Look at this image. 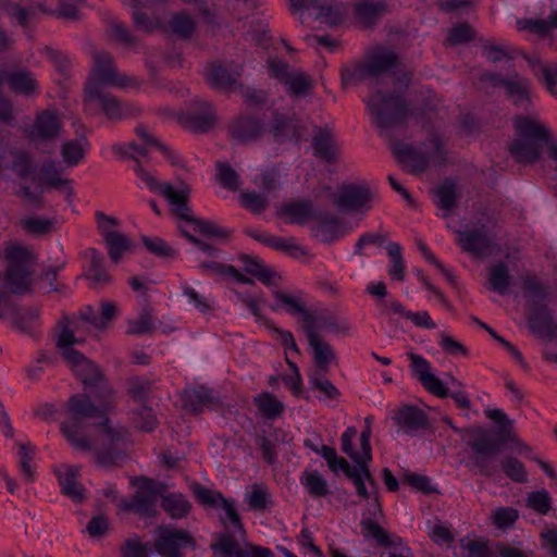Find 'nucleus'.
Listing matches in <instances>:
<instances>
[{"label": "nucleus", "mask_w": 557, "mask_h": 557, "mask_svg": "<svg viewBox=\"0 0 557 557\" xmlns=\"http://www.w3.org/2000/svg\"><path fill=\"white\" fill-rule=\"evenodd\" d=\"M502 470L508 479L518 484H524L529 480L528 471L522 461L513 456L505 457L502 462Z\"/></svg>", "instance_id": "nucleus-54"}, {"label": "nucleus", "mask_w": 557, "mask_h": 557, "mask_svg": "<svg viewBox=\"0 0 557 557\" xmlns=\"http://www.w3.org/2000/svg\"><path fill=\"white\" fill-rule=\"evenodd\" d=\"M239 71H233L221 61H211L205 69V75L211 87L220 90H231L237 85Z\"/></svg>", "instance_id": "nucleus-30"}, {"label": "nucleus", "mask_w": 557, "mask_h": 557, "mask_svg": "<svg viewBox=\"0 0 557 557\" xmlns=\"http://www.w3.org/2000/svg\"><path fill=\"white\" fill-rule=\"evenodd\" d=\"M62 129V121L54 110H41L34 120V123L27 131V136L32 141L47 143L55 139Z\"/></svg>", "instance_id": "nucleus-24"}, {"label": "nucleus", "mask_w": 557, "mask_h": 557, "mask_svg": "<svg viewBox=\"0 0 557 557\" xmlns=\"http://www.w3.org/2000/svg\"><path fill=\"white\" fill-rule=\"evenodd\" d=\"M249 508L253 511H261L267 509L271 504V495L267 486L255 483L250 493L245 497Z\"/></svg>", "instance_id": "nucleus-57"}, {"label": "nucleus", "mask_w": 557, "mask_h": 557, "mask_svg": "<svg viewBox=\"0 0 557 557\" xmlns=\"http://www.w3.org/2000/svg\"><path fill=\"white\" fill-rule=\"evenodd\" d=\"M39 181L48 187L62 189L69 181L60 176L57 162L53 159H46L39 166Z\"/></svg>", "instance_id": "nucleus-49"}, {"label": "nucleus", "mask_w": 557, "mask_h": 557, "mask_svg": "<svg viewBox=\"0 0 557 557\" xmlns=\"http://www.w3.org/2000/svg\"><path fill=\"white\" fill-rule=\"evenodd\" d=\"M96 221L98 230L103 237L109 258L112 262L117 263L123 255L131 250V239L114 230L119 224L117 219L98 211L96 212Z\"/></svg>", "instance_id": "nucleus-13"}, {"label": "nucleus", "mask_w": 557, "mask_h": 557, "mask_svg": "<svg viewBox=\"0 0 557 557\" xmlns=\"http://www.w3.org/2000/svg\"><path fill=\"white\" fill-rule=\"evenodd\" d=\"M86 276L95 285H104L111 280L106 268L104 256L97 249L89 250V265L86 270Z\"/></svg>", "instance_id": "nucleus-47"}, {"label": "nucleus", "mask_w": 557, "mask_h": 557, "mask_svg": "<svg viewBox=\"0 0 557 557\" xmlns=\"http://www.w3.org/2000/svg\"><path fill=\"white\" fill-rule=\"evenodd\" d=\"M161 507L172 519H184L191 509L190 502L182 493H168L161 496Z\"/></svg>", "instance_id": "nucleus-43"}, {"label": "nucleus", "mask_w": 557, "mask_h": 557, "mask_svg": "<svg viewBox=\"0 0 557 557\" xmlns=\"http://www.w3.org/2000/svg\"><path fill=\"white\" fill-rule=\"evenodd\" d=\"M361 529L367 539L375 541L380 546L389 548L393 541L389 533L384 530L374 519L364 518L361 520Z\"/></svg>", "instance_id": "nucleus-52"}, {"label": "nucleus", "mask_w": 557, "mask_h": 557, "mask_svg": "<svg viewBox=\"0 0 557 557\" xmlns=\"http://www.w3.org/2000/svg\"><path fill=\"white\" fill-rule=\"evenodd\" d=\"M300 483L313 498H322L330 494L327 481L317 470L304 472L300 476Z\"/></svg>", "instance_id": "nucleus-50"}, {"label": "nucleus", "mask_w": 557, "mask_h": 557, "mask_svg": "<svg viewBox=\"0 0 557 557\" xmlns=\"http://www.w3.org/2000/svg\"><path fill=\"white\" fill-rule=\"evenodd\" d=\"M184 400L195 413H201L205 409L214 410L221 404L213 389L203 385L185 392Z\"/></svg>", "instance_id": "nucleus-33"}, {"label": "nucleus", "mask_w": 557, "mask_h": 557, "mask_svg": "<svg viewBox=\"0 0 557 557\" xmlns=\"http://www.w3.org/2000/svg\"><path fill=\"white\" fill-rule=\"evenodd\" d=\"M283 85L285 91L293 99L307 98L314 88L313 79L301 71H293Z\"/></svg>", "instance_id": "nucleus-40"}, {"label": "nucleus", "mask_w": 557, "mask_h": 557, "mask_svg": "<svg viewBox=\"0 0 557 557\" xmlns=\"http://www.w3.org/2000/svg\"><path fill=\"white\" fill-rule=\"evenodd\" d=\"M458 245L471 256L485 259L498 251V244L484 223L457 231Z\"/></svg>", "instance_id": "nucleus-11"}, {"label": "nucleus", "mask_w": 557, "mask_h": 557, "mask_svg": "<svg viewBox=\"0 0 557 557\" xmlns=\"http://www.w3.org/2000/svg\"><path fill=\"white\" fill-rule=\"evenodd\" d=\"M77 343L78 339L73 331L67 325H64L60 330L57 339V346L61 356L82 381L85 389L89 391L98 399H107L111 394V388L104 374L95 362L88 360L74 348V345Z\"/></svg>", "instance_id": "nucleus-4"}, {"label": "nucleus", "mask_w": 557, "mask_h": 557, "mask_svg": "<svg viewBox=\"0 0 557 557\" xmlns=\"http://www.w3.org/2000/svg\"><path fill=\"white\" fill-rule=\"evenodd\" d=\"M383 306L392 310L393 314L405 318L413 323L417 327L424 330L436 329V323L431 318L428 311H410L407 310L399 301H384Z\"/></svg>", "instance_id": "nucleus-41"}, {"label": "nucleus", "mask_w": 557, "mask_h": 557, "mask_svg": "<svg viewBox=\"0 0 557 557\" xmlns=\"http://www.w3.org/2000/svg\"><path fill=\"white\" fill-rule=\"evenodd\" d=\"M136 135L140 140L139 144L131 141L128 145H114V154L121 158H129L134 161L133 170L138 178L139 187H146L151 191H159L177 218L185 221L191 220L187 206V190L185 188H176L171 183L158 182L140 163V159H147L149 149H156L169 159L172 158V152L163 143L149 134L144 126L136 128Z\"/></svg>", "instance_id": "nucleus-2"}, {"label": "nucleus", "mask_w": 557, "mask_h": 557, "mask_svg": "<svg viewBox=\"0 0 557 557\" xmlns=\"http://www.w3.org/2000/svg\"><path fill=\"white\" fill-rule=\"evenodd\" d=\"M163 485L146 476L138 479V490L129 500L122 504V508L141 516L154 513L157 496L161 495Z\"/></svg>", "instance_id": "nucleus-17"}, {"label": "nucleus", "mask_w": 557, "mask_h": 557, "mask_svg": "<svg viewBox=\"0 0 557 557\" xmlns=\"http://www.w3.org/2000/svg\"><path fill=\"white\" fill-rule=\"evenodd\" d=\"M215 168L220 185L231 191L238 190L240 187V180L237 172L225 162H218Z\"/></svg>", "instance_id": "nucleus-59"}, {"label": "nucleus", "mask_w": 557, "mask_h": 557, "mask_svg": "<svg viewBox=\"0 0 557 557\" xmlns=\"http://www.w3.org/2000/svg\"><path fill=\"white\" fill-rule=\"evenodd\" d=\"M194 545L193 536L184 529L169 524L157 528L154 547L161 557H183V550Z\"/></svg>", "instance_id": "nucleus-12"}, {"label": "nucleus", "mask_w": 557, "mask_h": 557, "mask_svg": "<svg viewBox=\"0 0 557 557\" xmlns=\"http://www.w3.org/2000/svg\"><path fill=\"white\" fill-rule=\"evenodd\" d=\"M386 3L383 0H361L355 5V16L364 26H373L385 13Z\"/></svg>", "instance_id": "nucleus-42"}, {"label": "nucleus", "mask_w": 557, "mask_h": 557, "mask_svg": "<svg viewBox=\"0 0 557 557\" xmlns=\"http://www.w3.org/2000/svg\"><path fill=\"white\" fill-rule=\"evenodd\" d=\"M364 102L380 136L391 141L397 161L411 174L424 173L431 163L436 166L447 164L448 152L445 143L435 131L429 132L420 146L394 138L393 129L405 126L411 114V104L401 94L376 89L364 99Z\"/></svg>", "instance_id": "nucleus-1"}, {"label": "nucleus", "mask_w": 557, "mask_h": 557, "mask_svg": "<svg viewBox=\"0 0 557 557\" xmlns=\"http://www.w3.org/2000/svg\"><path fill=\"white\" fill-rule=\"evenodd\" d=\"M94 59L95 65L87 84H96L100 89L104 86L125 87L127 85V77L116 72L109 53L97 52Z\"/></svg>", "instance_id": "nucleus-23"}, {"label": "nucleus", "mask_w": 557, "mask_h": 557, "mask_svg": "<svg viewBox=\"0 0 557 557\" xmlns=\"http://www.w3.org/2000/svg\"><path fill=\"white\" fill-rule=\"evenodd\" d=\"M525 506L541 516H547L553 509V498L545 488L532 491L525 498Z\"/></svg>", "instance_id": "nucleus-53"}, {"label": "nucleus", "mask_w": 557, "mask_h": 557, "mask_svg": "<svg viewBox=\"0 0 557 557\" xmlns=\"http://www.w3.org/2000/svg\"><path fill=\"white\" fill-rule=\"evenodd\" d=\"M86 107L97 106L109 120H121L127 115L125 106L114 96L104 92L96 84H86Z\"/></svg>", "instance_id": "nucleus-22"}, {"label": "nucleus", "mask_w": 557, "mask_h": 557, "mask_svg": "<svg viewBox=\"0 0 557 557\" xmlns=\"http://www.w3.org/2000/svg\"><path fill=\"white\" fill-rule=\"evenodd\" d=\"M90 149V141L84 135H77V137L72 139H65L61 144V157L63 162L69 168L77 166L84 159L86 153Z\"/></svg>", "instance_id": "nucleus-34"}, {"label": "nucleus", "mask_w": 557, "mask_h": 557, "mask_svg": "<svg viewBox=\"0 0 557 557\" xmlns=\"http://www.w3.org/2000/svg\"><path fill=\"white\" fill-rule=\"evenodd\" d=\"M321 457L326 461L329 469L333 473H337L342 471L345 475H347L355 467L350 466L349 462L337 455L335 448L321 444L320 448Z\"/></svg>", "instance_id": "nucleus-56"}, {"label": "nucleus", "mask_w": 557, "mask_h": 557, "mask_svg": "<svg viewBox=\"0 0 557 557\" xmlns=\"http://www.w3.org/2000/svg\"><path fill=\"white\" fill-rule=\"evenodd\" d=\"M527 307V322L532 332L544 331L552 324V309L548 307L549 290L535 276H527L522 283Z\"/></svg>", "instance_id": "nucleus-8"}, {"label": "nucleus", "mask_w": 557, "mask_h": 557, "mask_svg": "<svg viewBox=\"0 0 557 557\" xmlns=\"http://www.w3.org/2000/svg\"><path fill=\"white\" fill-rule=\"evenodd\" d=\"M272 310H284L290 315H297L302 323V330L306 331L317 323L330 324L331 315L322 311L307 308L305 301L296 295L285 293L277 288L273 289Z\"/></svg>", "instance_id": "nucleus-10"}, {"label": "nucleus", "mask_w": 557, "mask_h": 557, "mask_svg": "<svg viewBox=\"0 0 557 557\" xmlns=\"http://www.w3.org/2000/svg\"><path fill=\"white\" fill-rule=\"evenodd\" d=\"M315 208L310 200H296L285 203L281 213L294 224H305L312 220Z\"/></svg>", "instance_id": "nucleus-45"}, {"label": "nucleus", "mask_w": 557, "mask_h": 557, "mask_svg": "<svg viewBox=\"0 0 557 557\" xmlns=\"http://www.w3.org/2000/svg\"><path fill=\"white\" fill-rule=\"evenodd\" d=\"M135 424L144 432H152L157 429L159 422L153 409L147 404L140 405L135 412Z\"/></svg>", "instance_id": "nucleus-62"}, {"label": "nucleus", "mask_w": 557, "mask_h": 557, "mask_svg": "<svg viewBox=\"0 0 557 557\" xmlns=\"http://www.w3.org/2000/svg\"><path fill=\"white\" fill-rule=\"evenodd\" d=\"M435 205L438 209L451 212L457 208L462 190L458 185L456 177H445L433 190Z\"/></svg>", "instance_id": "nucleus-31"}, {"label": "nucleus", "mask_w": 557, "mask_h": 557, "mask_svg": "<svg viewBox=\"0 0 557 557\" xmlns=\"http://www.w3.org/2000/svg\"><path fill=\"white\" fill-rule=\"evenodd\" d=\"M513 128L517 139L510 144L509 151L518 161L530 163L537 161L543 147L548 148L552 159V147L557 143L545 125L531 116L520 114L513 119Z\"/></svg>", "instance_id": "nucleus-6"}, {"label": "nucleus", "mask_w": 557, "mask_h": 557, "mask_svg": "<svg viewBox=\"0 0 557 557\" xmlns=\"http://www.w3.org/2000/svg\"><path fill=\"white\" fill-rule=\"evenodd\" d=\"M133 9H132V18L136 28L141 29L144 32H152L154 29L163 28V23L157 16L149 15L145 11L144 1L143 0H131Z\"/></svg>", "instance_id": "nucleus-48"}, {"label": "nucleus", "mask_w": 557, "mask_h": 557, "mask_svg": "<svg viewBox=\"0 0 557 557\" xmlns=\"http://www.w3.org/2000/svg\"><path fill=\"white\" fill-rule=\"evenodd\" d=\"M10 154L13 157L11 169L20 177L26 178L34 174L35 166L33 163L32 156L27 151L20 149H11Z\"/></svg>", "instance_id": "nucleus-55"}, {"label": "nucleus", "mask_w": 557, "mask_h": 557, "mask_svg": "<svg viewBox=\"0 0 557 557\" xmlns=\"http://www.w3.org/2000/svg\"><path fill=\"white\" fill-rule=\"evenodd\" d=\"M400 66L398 54L391 48L377 45L370 49L363 59V69L369 77L392 75Z\"/></svg>", "instance_id": "nucleus-19"}, {"label": "nucleus", "mask_w": 557, "mask_h": 557, "mask_svg": "<svg viewBox=\"0 0 557 557\" xmlns=\"http://www.w3.org/2000/svg\"><path fill=\"white\" fill-rule=\"evenodd\" d=\"M250 236L257 242L275 250L284 251L294 258H299L306 255L305 249L292 239H286L261 231H251Z\"/></svg>", "instance_id": "nucleus-37"}, {"label": "nucleus", "mask_w": 557, "mask_h": 557, "mask_svg": "<svg viewBox=\"0 0 557 557\" xmlns=\"http://www.w3.org/2000/svg\"><path fill=\"white\" fill-rule=\"evenodd\" d=\"M487 282L491 290L502 296L507 295L513 282L508 264L503 260H498L488 265Z\"/></svg>", "instance_id": "nucleus-36"}, {"label": "nucleus", "mask_w": 557, "mask_h": 557, "mask_svg": "<svg viewBox=\"0 0 557 557\" xmlns=\"http://www.w3.org/2000/svg\"><path fill=\"white\" fill-rule=\"evenodd\" d=\"M393 420L398 426V433L410 437L422 434L431 428L429 414L413 404H404L398 407Z\"/></svg>", "instance_id": "nucleus-18"}, {"label": "nucleus", "mask_w": 557, "mask_h": 557, "mask_svg": "<svg viewBox=\"0 0 557 557\" xmlns=\"http://www.w3.org/2000/svg\"><path fill=\"white\" fill-rule=\"evenodd\" d=\"M152 384V381L145 376H132L127 380V391L135 403L145 405L150 398Z\"/></svg>", "instance_id": "nucleus-51"}, {"label": "nucleus", "mask_w": 557, "mask_h": 557, "mask_svg": "<svg viewBox=\"0 0 557 557\" xmlns=\"http://www.w3.org/2000/svg\"><path fill=\"white\" fill-rule=\"evenodd\" d=\"M242 263L243 270L247 274L256 277L268 287H276V273L265 267L260 259L245 255L242 258Z\"/></svg>", "instance_id": "nucleus-44"}, {"label": "nucleus", "mask_w": 557, "mask_h": 557, "mask_svg": "<svg viewBox=\"0 0 557 557\" xmlns=\"http://www.w3.org/2000/svg\"><path fill=\"white\" fill-rule=\"evenodd\" d=\"M404 482L425 495L438 493L437 486L433 484L432 480L424 474L406 472L404 475Z\"/></svg>", "instance_id": "nucleus-63"}, {"label": "nucleus", "mask_w": 557, "mask_h": 557, "mask_svg": "<svg viewBox=\"0 0 557 557\" xmlns=\"http://www.w3.org/2000/svg\"><path fill=\"white\" fill-rule=\"evenodd\" d=\"M354 484L356 494L364 500H373L374 509L381 511L379 497L375 492L376 483L367 465V460L356 463L355 468L346 475Z\"/></svg>", "instance_id": "nucleus-27"}, {"label": "nucleus", "mask_w": 557, "mask_h": 557, "mask_svg": "<svg viewBox=\"0 0 557 557\" xmlns=\"http://www.w3.org/2000/svg\"><path fill=\"white\" fill-rule=\"evenodd\" d=\"M58 482L62 494L74 503H83L86 499L85 488L77 482L74 469L67 468L64 472H59Z\"/></svg>", "instance_id": "nucleus-46"}, {"label": "nucleus", "mask_w": 557, "mask_h": 557, "mask_svg": "<svg viewBox=\"0 0 557 557\" xmlns=\"http://www.w3.org/2000/svg\"><path fill=\"white\" fill-rule=\"evenodd\" d=\"M410 361L413 375L429 393L440 398H448L449 388L441 379L432 373V366L428 359L421 355H411Z\"/></svg>", "instance_id": "nucleus-26"}, {"label": "nucleus", "mask_w": 557, "mask_h": 557, "mask_svg": "<svg viewBox=\"0 0 557 557\" xmlns=\"http://www.w3.org/2000/svg\"><path fill=\"white\" fill-rule=\"evenodd\" d=\"M505 92L515 107L522 108L524 110H529L535 97L531 81L529 78L520 77L518 74L513 75V78Z\"/></svg>", "instance_id": "nucleus-32"}, {"label": "nucleus", "mask_w": 557, "mask_h": 557, "mask_svg": "<svg viewBox=\"0 0 557 557\" xmlns=\"http://www.w3.org/2000/svg\"><path fill=\"white\" fill-rule=\"evenodd\" d=\"M313 156L325 164L337 162L336 140L329 127H315L311 140Z\"/></svg>", "instance_id": "nucleus-29"}, {"label": "nucleus", "mask_w": 557, "mask_h": 557, "mask_svg": "<svg viewBox=\"0 0 557 557\" xmlns=\"http://www.w3.org/2000/svg\"><path fill=\"white\" fill-rule=\"evenodd\" d=\"M163 28L176 37L188 40L197 28L196 21L186 11L174 12Z\"/></svg>", "instance_id": "nucleus-39"}, {"label": "nucleus", "mask_w": 557, "mask_h": 557, "mask_svg": "<svg viewBox=\"0 0 557 557\" xmlns=\"http://www.w3.org/2000/svg\"><path fill=\"white\" fill-rule=\"evenodd\" d=\"M474 32L468 23H459L454 25L446 37V41L450 46H459L472 41Z\"/></svg>", "instance_id": "nucleus-61"}, {"label": "nucleus", "mask_w": 557, "mask_h": 557, "mask_svg": "<svg viewBox=\"0 0 557 557\" xmlns=\"http://www.w3.org/2000/svg\"><path fill=\"white\" fill-rule=\"evenodd\" d=\"M517 27L519 30L529 32L542 38H550L553 30L557 29V11H553L547 18H518Z\"/></svg>", "instance_id": "nucleus-38"}, {"label": "nucleus", "mask_w": 557, "mask_h": 557, "mask_svg": "<svg viewBox=\"0 0 557 557\" xmlns=\"http://www.w3.org/2000/svg\"><path fill=\"white\" fill-rule=\"evenodd\" d=\"M532 66L535 76L546 85L550 94H554L557 86V64H546L537 61Z\"/></svg>", "instance_id": "nucleus-60"}, {"label": "nucleus", "mask_w": 557, "mask_h": 557, "mask_svg": "<svg viewBox=\"0 0 557 557\" xmlns=\"http://www.w3.org/2000/svg\"><path fill=\"white\" fill-rule=\"evenodd\" d=\"M100 420L99 426L108 446L101 449L99 457L103 462L114 463L121 455L116 447L125 442L127 433L123 428L113 426L106 412L104 417L100 418Z\"/></svg>", "instance_id": "nucleus-28"}, {"label": "nucleus", "mask_w": 557, "mask_h": 557, "mask_svg": "<svg viewBox=\"0 0 557 557\" xmlns=\"http://www.w3.org/2000/svg\"><path fill=\"white\" fill-rule=\"evenodd\" d=\"M290 11L300 22H306V14L313 15L314 20L331 26L341 25L344 14L341 9L332 4H323L322 0H288Z\"/></svg>", "instance_id": "nucleus-14"}, {"label": "nucleus", "mask_w": 557, "mask_h": 557, "mask_svg": "<svg viewBox=\"0 0 557 557\" xmlns=\"http://www.w3.org/2000/svg\"><path fill=\"white\" fill-rule=\"evenodd\" d=\"M104 408L91 401L86 394H74L66 403V418L61 422V432L69 443L83 451L92 448V442L86 432V420L104 417Z\"/></svg>", "instance_id": "nucleus-5"}, {"label": "nucleus", "mask_w": 557, "mask_h": 557, "mask_svg": "<svg viewBox=\"0 0 557 557\" xmlns=\"http://www.w3.org/2000/svg\"><path fill=\"white\" fill-rule=\"evenodd\" d=\"M1 256L7 263L4 280L11 292L16 295L26 293L36 263L34 251L20 243H8Z\"/></svg>", "instance_id": "nucleus-7"}, {"label": "nucleus", "mask_w": 557, "mask_h": 557, "mask_svg": "<svg viewBox=\"0 0 557 557\" xmlns=\"http://www.w3.org/2000/svg\"><path fill=\"white\" fill-rule=\"evenodd\" d=\"M324 189L342 212L366 213L371 209L373 193L367 184L343 183L336 193L330 186Z\"/></svg>", "instance_id": "nucleus-9"}, {"label": "nucleus", "mask_w": 557, "mask_h": 557, "mask_svg": "<svg viewBox=\"0 0 557 557\" xmlns=\"http://www.w3.org/2000/svg\"><path fill=\"white\" fill-rule=\"evenodd\" d=\"M253 405L259 417L265 422H273L282 417L285 405L274 394L263 391L253 397Z\"/></svg>", "instance_id": "nucleus-35"}, {"label": "nucleus", "mask_w": 557, "mask_h": 557, "mask_svg": "<svg viewBox=\"0 0 557 557\" xmlns=\"http://www.w3.org/2000/svg\"><path fill=\"white\" fill-rule=\"evenodd\" d=\"M178 121L195 133H207L216 123V110L212 102L197 98L180 113Z\"/></svg>", "instance_id": "nucleus-15"}, {"label": "nucleus", "mask_w": 557, "mask_h": 557, "mask_svg": "<svg viewBox=\"0 0 557 557\" xmlns=\"http://www.w3.org/2000/svg\"><path fill=\"white\" fill-rule=\"evenodd\" d=\"M227 131L234 140L247 144L261 138L267 131V124L261 116L240 113L228 123Z\"/></svg>", "instance_id": "nucleus-21"}, {"label": "nucleus", "mask_w": 557, "mask_h": 557, "mask_svg": "<svg viewBox=\"0 0 557 557\" xmlns=\"http://www.w3.org/2000/svg\"><path fill=\"white\" fill-rule=\"evenodd\" d=\"M487 417L498 425L497 437H491L482 432L471 444L473 451L484 457H491L500 451L502 445L506 442L509 434L510 426L507 414L500 409L490 410Z\"/></svg>", "instance_id": "nucleus-16"}, {"label": "nucleus", "mask_w": 557, "mask_h": 557, "mask_svg": "<svg viewBox=\"0 0 557 557\" xmlns=\"http://www.w3.org/2000/svg\"><path fill=\"white\" fill-rule=\"evenodd\" d=\"M3 84H7L13 94L27 98L40 92L35 74L26 67L1 69L0 86L2 87Z\"/></svg>", "instance_id": "nucleus-20"}, {"label": "nucleus", "mask_w": 557, "mask_h": 557, "mask_svg": "<svg viewBox=\"0 0 557 557\" xmlns=\"http://www.w3.org/2000/svg\"><path fill=\"white\" fill-rule=\"evenodd\" d=\"M150 548L138 536L128 537L121 547V557H149Z\"/></svg>", "instance_id": "nucleus-64"}, {"label": "nucleus", "mask_w": 557, "mask_h": 557, "mask_svg": "<svg viewBox=\"0 0 557 557\" xmlns=\"http://www.w3.org/2000/svg\"><path fill=\"white\" fill-rule=\"evenodd\" d=\"M35 455V446L32 443L17 444V459L20 471L23 476L29 481L34 478V468L32 461Z\"/></svg>", "instance_id": "nucleus-58"}, {"label": "nucleus", "mask_w": 557, "mask_h": 557, "mask_svg": "<svg viewBox=\"0 0 557 557\" xmlns=\"http://www.w3.org/2000/svg\"><path fill=\"white\" fill-rule=\"evenodd\" d=\"M195 495L201 505L223 510L220 521L227 532L218 535L213 545L215 552L228 557H273V552L268 547L250 545L249 549L239 548L234 535H242L245 530L234 499L226 498L221 492L206 486H197Z\"/></svg>", "instance_id": "nucleus-3"}, {"label": "nucleus", "mask_w": 557, "mask_h": 557, "mask_svg": "<svg viewBox=\"0 0 557 557\" xmlns=\"http://www.w3.org/2000/svg\"><path fill=\"white\" fill-rule=\"evenodd\" d=\"M336 327L335 318L331 315V323L323 324L317 323L307 329L305 332L308 344L313 352L314 361L318 368L325 372L327 371L331 362L334 360L335 355L331 348V346L323 342L320 337V331L323 329L334 330Z\"/></svg>", "instance_id": "nucleus-25"}]
</instances>
